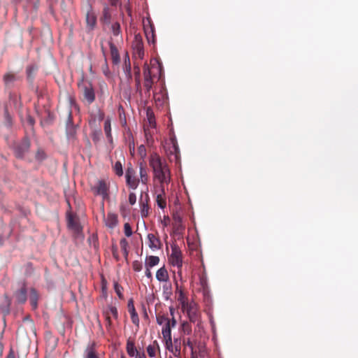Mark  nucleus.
<instances>
[{
    "mask_svg": "<svg viewBox=\"0 0 358 358\" xmlns=\"http://www.w3.org/2000/svg\"><path fill=\"white\" fill-rule=\"evenodd\" d=\"M66 134L69 137H73L76 134V128L72 124V118L71 113L69 115L66 122Z\"/></svg>",
    "mask_w": 358,
    "mask_h": 358,
    "instance_id": "22",
    "label": "nucleus"
},
{
    "mask_svg": "<svg viewBox=\"0 0 358 358\" xmlns=\"http://www.w3.org/2000/svg\"><path fill=\"white\" fill-rule=\"evenodd\" d=\"M182 331L187 335H189L192 333V326L187 322H183L181 324Z\"/></svg>",
    "mask_w": 358,
    "mask_h": 358,
    "instance_id": "35",
    "label": "nucleus"
},
{
    "mask_svg": "<svg viewBox=\"0 0 358 358\" xmlns=\"http://www.w3.org/2000/svg\"><path fill=\"white\" fill-rule=\"evenodd\" d=\"M113 169L117 176H122L123 175L122 165L120 162H116L113 165Z\"/></svg>",
    "mask_w": 358,
    "mask_h": 358,
    "instance_id": "34",
    "label": "nucleus"
},
{
    "mask_svg": "<svg viewBox=\"0 0 358 358\" xmlns=\"http://www.w3.org/2000/svg\"><path fill=\"white\" fill-rule=\"evenodd\" d=\"M169 310H170V314L173 317H174V309L173 307H170L169 308Z\"/></svg>",
    "mask_w": 358,
    "mask_h": 358,
    "instance_id": "55",
    "label": "nucleus"
},
{
    "mask_svg": "<svg viewBox=\"0 0 358 358\" xmlns=\"http://www.w3.org/2000/svg\"><path fill=\"white\" fill-rule=\"evenodd\" d=\"M192 357L191 358H198L196 355H195V352H192Z\"/></svg>",
    "mask_w": 358,
    "mask_h": 358,
    "instance_id": "59",
    "label": "nucleus"
},
{
    "mask_svg": "<svg viewBox=\"0 0 358 358\" xmlns=\"http://www.w3.org/2000/svg\"><path fill=\"white\" fill-rule=\"evenodd\" d=\"M145 274L147 278H152V272H151V268L145 267Z\"/></svg>",
    "mask_w": 358,
    "mask_h": 358,
    "instance_id": "49",
    "label": "nucleus"
},
{
    "mask_svg": "<svg viewBox=\"0 0 358 358\" xmlns=\"http://www.w3.org/2000/svg\"><path fill=\"white\" fill-rule=\"evenodd\" d=\"M7 358H15V355L13 352H10Z\"/></svg>",
    "mask_w": 358,
    "mask_h": 358,
    "instance_id": "57",
    "label": "nucleus"
},
{
    "mask_svg": "<svg viewBox=\"0 0 358 358\" xmlns=\"http://www.w3.org/2000/svg\"><path fill=\"white\" fill-rule=\"evenodd\" d=\"M159 263V258L157 256H148L145 258V267L152 268Z\"/></svg>",
    "mask_w": 358,
    "mask_h": 358,
    "instance_id": "20",
    "label": "nucleus"
},
{
    "mask_svg": "<svg viewBox=\"0 0 358 358\" xmlns=\"http://www.w3.org/2000/svg\"><path fill=\"white\" fill-rule=\"evenodd\" d=\"M83 95L88 103H92L95 100V93L91 83L83 86Z\"/></svg>",
    "mask_w": 358,
    "mask_h": 358,
    "instance_id": "10",
    "label": "nucleus"
},
{
    "mask_svg": "<svg viewBox=\"0 0 358 358\" xmlns=\"http://www.w3.org/2000/svg\"><path fill=\"white\" fill-rule=\"evenodd\" d=\"M149 165L153 172V178L159 182V186H165L171 181V173L165 159L153 152L149 157Z\"/></svg>",
    "mask_w": 358,
    "mask_h": 358,
    "instance_id": "1",
    "label": "nucleus"
},
{
    "mask_svg": "<svg viewBox=\"0 0 358 358\" xmlns=\"http://www.w3.org/2000/svg\"><path fill=\"white\" fill-rule=\"evenodd\" d=\"M85 358H99L96 354L94 343L88 345L85 350Z\"/></svg>",
    "mask_w": 358,
    "mask_h": 358,
    "instance_id": "26",
    "label": "nucleus"
},
{
    "mask_svg": "<svg viewBox=\"0 0 358 358\" xmlns=\"http://www.w3.org/2000/svg\"><path fill=\"white\" fill-rule=\"evenodd\" d=\"M171 253L169 257V263L173 266L181 268L182 266V255L180 249L176 244L171 245Z\"/></svg>",
    "mask_w": 358,
    "mask_h": 358,
    "instance_id": "4",
    "label": "nucleus"
},
{
    "mask_svg": "<svg viewBox=\"0 0 358 358\" xmlns=\"http://www.w3.org/2000/svg\"><path fill=\"white\" fill-rule=\"evenodd\" d=\"M128 310L130 314L132 322L135 325L138 326L139 319H138V314L135 310L132 299L129 300V301L128 303Z\"/></svg>",
    "mask_w": 358,
    "mask_h": 358,
    "instance_id": "16",
    "label": "nucleus"
},
{
    "mask_svg": "<svg viewBox=\"0 0 358 358\" xmlns=\"http://www.w3.org/2000/svg\"><path fill=\"white\" fill-rule=\"evenodd\" d=\"M85 21L87 29L89 31H92L96 25V16L91 8L87 12Z\"/></svg>",
    "mask_w": 358,
    "mask_h": 358,
    "instance_id": "9",
    "label": "nucleus"
},
{
    "mask_svg": "<svg viewBox=\"0 0 358 358\" xmlns=\"http://www.w3.org/2000/svg\"><path fill=\"white\" fill-rule=\"evenodd\" d=\"M147 238L148 241V246L151 250H156L160 249L161 242L153 234H148Z\"/></svg>",
    "mask_w": 358,
    "mask_h": 358,
    "instance_id": "14",
    "label": "nucleus"
},
{
    "mask_svg": "<svg viewBox=\"0 0 358 358\" xmlns=\"http://www.w3.org/2000/svg\"><path fill=\"white\" fill-rule=\"evenodd\" d=\"M164 187L165 186H159V190L156 191V201L158 207L160 208L161 209H164L166 206Z\"/></svg>",
    "mask_w": 358,
    "mask_h": 358,
    "instance_id": "11",
    "label": "nucleus"
},
{
    "mask_svg": "<svg viewBox=\"0 0 358 358\" xmlns=\"http://www.w3.org/2000/svg\"><path fill=\"white\" fill-rule=\"evenodd\" d=\"M114 289L117 295L120 299H123L122 290L123 288L121 285H120L117 282H114Z\"/></svg>",
    "mask_w": 358,
    "mask_h": 358,
    "instance_id": "39",
    "label": "nucleus"
},
{
    "mask_svg": "<svg viewBox=\"0 0 358 358\" xmlns=\"http://www.w3.org/2000/svg\"><path fill=\"white\" fill-rule=\"evenodd\" d=\"M111 31L114 36H119L121 34L120 24L118 22H114L111 25Z\"/></svg>",
    "mask_w": 358,
    "mask_h": 358,
    "instance_id": "36",
    "label": "nucleus"
},
{
    "mask_svg": "<svg viewBox=\"0 0 358 358\" xmlns=\"http://www.w3.org/2000/svg\"><path fill=\"white\" fill-rule=\"evenodd\" d=\"M136 85H137V87H138L140 85V79H139V78H138L136 79Z\"/></svg>",
    "mask_w": 358,
    "mask_h": 358,
    "instance_id": "58",
    "label": "nucleus"
},
{
    "mask_svg": "<svg viewBox=\"0 0 358 358\" xmlns=\"http://www.w3.org/2000/svg\"><path fill=\"white\" fill-rule=\"evenodd\" d=\"M110 48L111 56H112L114 63H115V64L118 63L120 62V55H119L117 49L113 44L110 45Z\"/></svg>",
    "mask_w": 358,
    "mask_h": 358,
    "instance_id": "30",
    "label": "nucleus"
},
{
    "mask_svg": "<svg viewBox=\"0 0 358 358\" xmlns=\"http://www.w3.org/2000/svg\"><path fill=\"white\" fill-rule=\"evenodd\" d=\"M111 18H112V14L110 10V8H108V6L107 5H106L103 10L102 20L106 24H110Z\"/></svg>",
    "mask_w": 358,
    "mask_h": 358,
    "instance_id": "27",
    "label": "nucleus"
},
{
    "mask_svg": "<svg viewBox=\"0 0 358 358\" xmlns=\"http://www.w3.org/2000/svg\"><path fill=\"white\" fill-rule=\"evenodd\" d=\"M120 243L122 249L124 250L125 255H127L128 252H127V248L128 243H127V240L124 238H122L120 240Z\"/></svg>",
    "mask_w": 358,
    "mask_h": 358,
    "instance_id": "44",
    "label": "nucleus"
},
{
    "mask_svg": "<svg viewBox=\"0 0 358 358\" xmlns=\"http://www.w3.org/2000/svg\"><path fill=\"white\" fill-rule=\"evenodd\" d=\"M156 278L159 282H167L169 280V273L165 266H162L157 271Z\"/></svg>",
    "mask_w": 358,
    "mask_h": 358,
    "instance_id": "19",
    "label": "nucleus"
},
{
    "mask_svg": "<svg viewBox=\"0 0 358 358\" xmlns=\"http://www.w3.org/2000/svg\"><path fill=\"white\" fill-rule=\"evenodd\" d=\"M102 288H103V291H106V286H105V285H103Z\"/></svg>",
    "mask_w": 358,
    "mask_h": 358,
    "instance_id": "61",
    "label": "nucleus"
},
{
    "mask_svg": "<svg viewBox=\"0 0 358 358\" xmlns=\"http://www.w3.org/2000/svg\"><path fill=\"white\" fill-rule=\"evenodd\" d=\"M139 181L143 185H147L148 182V175L147 169L143 162L139 163Z\"/></svg>",
    "mask_w": 358,
    "mask_h": 358,
    "instance_id": "15",
    "label": "nucleus"
},
{
    "mask_svg": "<svg viewBox=\"0 0 358 358\" xmlns=\"http://www.w3.org/2000/svg\"><path fill=\"white\" fill-rule=\"evenodd\" d=\"M126 182L132 189H136L138 185V180L136 178L135 171L132 168H128L126 171Z\"/></svg>",
    "mask_w": 358,
    "mask_h": 358,
    "instance_id": "8",
    "label": "nucleus"
},
{
    "mask_svg": "<svg viewBox=\"0 0 358 358\" xmlns=\"http://www.w3.org/2000/svg\"><path fill=\"white\" fill-rule=\"evenodd\" d=\"M169 358H173L172 357H169Z\"/></svg>",
    "mask_w": 358,
    "mask_h": 358,
    "instance_id": "62",
    "label": "nucleus"
},
{
    "mask_svg": "<svg viewBox=\"0 0 358 358\" xmlns=\"http://www.w3.org/2000/svg\"><path fill=\"white\" fill-rule=\"evenodd\" d=\"M124 232L127 237H130L133 234L132 229L128 222L124 224Z\"/></svg>",
    "mask_w": 358,
    "mask_h": 358,
    "instance_id": "41",
    "label": "nucleus"
},
{
    "mask_svg": "<svg viewBox=\"0 0 358 358\" xmlns=\"http://www.w3.org/2000/svg\"><path fill=\"white\" fill-rule=\"evenodd\" d=\"M109 313L113 316L114 318L115 319H117L118 317V313H117V310L116 308V307L115 306H109L108 307V310L106 312V318L107 320H108V323H110V320H109V316H108V314Z\"/></svg>",
    "mask_w": 358,
    "mask_h": 358,
    "instance_id": "32",
    "label": "nucleus"
},
{
    "mask_svg": "<svg viewBox=\"0 0 358 358\" xmlns=\"http://www.w3.org/2000/svg\"><path fill=\"white\" fill-rule=\"evenodd\" d=\"M129 150H130L131 154L134 155V153L135 152V143H134V140H132L131 142H129Z\"/></svg>",
    "mask_w": 358,
    "mask_h": 358,
    "instance_id": "48",
    "label": "nucleus"
},
{
    "mask_svg": "<svg viewBox=\"0 0 358 358\" xmlns=\"http://www.w3.org/2000/svg\"><path fill=\"white\" fill-rule=\"evenodd\" d=\"M146 117L150 127L155 128L156 126L155 117L152 110L148 108L146 110Z\"/></svg>",
    "mask_w": 358,
    "mask_h": 358,
    "instance_id": "29",
    "label": "nucleus"
},
{
    "mask_svg": "<svg viewBox=\"0 0 358 358\" xmlns=\"http://www.w3.org/2000/svg\"><path fill=\"white\" fill-rule=\"evenodd\" d=\"M13 80V76L10 74H6L4 76V80L6 83L11 82Z\"/></svg>",
    "mask_w": 358,
    "mask_h": 358,
    "instance_id": "50",
    "label": "nucleus"
},
{
    "mask_svg": "<svg viewBox=\"0 0 358 358\" xmlns=\"http://www.w3.org/2000/svg\"><path fill=\"white\" fill-rule=\"evenodd\" d=\"M134 357H135V358H146L145 355L143 352H142V353L138 352Z\"/></svg>",
    "mask_w": 358,
    "mask_h": 358,
    "instance_id": "53",
    "label": "nucleus"
},
{
    "mask_svg": "<svg viewBox=\"0 0 358 358\" xmlns=\"http://www.w3.org/2000/svg\"><path fill=\"white\" fill-rule=\"evenodd\" d=\"M171 321V326L172 328L175 327L176 325V319L174 318V317H172L171 320H170Z\"/></svg>",
    "mask_w": 358,
    "mask_h": 358,
    "instance_id": "54",
    "label": "nucleus"
},
{
    "mask_svg": "<svg viewBox=\"0 0 358 358\" xmlns=\"http://www.w3.org/2000/svg\"><path fill=\"white\" fill-rule=\"evenodd\" d=\"M126 348L127 354L130 357H134L138 352L134 345V343L131 341H127Z\"/></svg>",
    "mask_w": 358,
    "mask_h": 358,
    "instance_id": "28",
    "label": "nucleus"
},
{
    "mask_svg": "<svg viewBox=\"0 0 358 358\" xmlns=\"http://www.w3.org/2000/svg\"><path fill=\"white\" fill-rule=\"evenodd\" d=\"M199 358H208V354L205 347H201L199 350Z\"/></svg>",
    "mask_w": 358,
    "mask_h": 358,
    "instance_id": "43",
    "label": "nucleus"
},
{
    "mask_svg": "<svg viewBox=\"0 0 358 358\" xmlns=\"http://www.w3.org/2000/svg\"><path fill=\"white\" fill-rule=\"evenodd\" d=\"M148 25L150 27V33H148V28L147 27V25L145 23H144V29H145V34L147 36V38H148V41L150 42V38H154V33H153V29H152V26L150 25V22L149 20H148Z\"/></svg>",
    "mask_w": 358,
    "mask_h": 358,
    "instance_id": "37",
    "label": "nucleus"
},
{
    "mask_svg": "<svg viewBox=\"0 0 358 358\" xmlns=\"http://www.w3.org/2000/svg\"><path fill=\"white\" fill-rule=\"evenodd\" d=\"M171 328L172 327L171 326V321L162 325V334L164 341L170 338H172Z\"/></svg>",
    "mask_w": 358,
    "mask_h": 358,
    "instance_id": "23",
    "label": "nucleus"
},
{
    "mask_svg": "<svg viewBox=\"0 0 358 358\" xmlns=\"http://www.w3.org/2000/svg\"><path fill=\"white\" fill-rule=\"evenodd\" d=\"M184 344L190 349L191 353L194 352L193 343H192L189 338H187V341L184 343Z\"/></svg>",
    "mask_w": 358,
    "mask_h": 358,
    "instance_id": "46",
    "label": "nucleus"
},
{
    "mask_svg": "<svg viewBox=\"0 0 358 358\" xmlns=\"http://www.w3.org/2000/svg\"><path fill=\"white\" fill-rule=\"evenodd\" d=\"M122 358H124V357H122Z\"/></svg>",
    "mask_w": 358,
    "mask_h": 358,
    "instance_id": "63",
    "label": "nucleus"
},
{
    "mask_svg": "<svg viewBox=\"0 0 358 358\" xmlns=\"http://www.w3.org/2000/svg\"><path fill=\"white\" fill-rule=\"evenodd\" d=\"M128 62H129V64H128V66H127V68H126V73L129 77H131V66H130L129 58H128Z\"/></svg>",
    "mask_w": 358,
    "mask_h": 358,
    "instance_id": "52",
    "label": "nucleus"
},
{
    "mask_svg": "<svg viewBox=\"0 0 358 358\" xmlns=\"http://www.w3.org/2000/svg\"><path fill=\"white\" fill-rule=\"evenodd\" d=\"M165 347L169 352H171L175 357L180 358L181 355V341L179 338H172L164 341Z\"/></svg>",
    "mask_w": 358,
    "mask_h": 358,
    "instance_id": "3",
    "label": "nucleus"
},
{
    "mask_svg": "<svg viewBox=\"0 0 358 358\" xmlns=\"http://www.w3.org/2000/svg\"><path fill=\"white\" fill-rule=\"evenodd\" d=\"M117 3H118V0H111L110 1V4L112 6H116Z\"/></svg>",
    "mask_w": 358,
    "mask_h": 358,
    "instance_id": "56",
    "label": "nucleus"
},
{
    "mask_svg": "<svg viewBox=\"0 0 358 358\" xmlns=\"http://www.w3.org/2000/svg\"><path fill=\"white\" fill-rule=\"evenodd\" d=\"M104 117H105V115H104L103 112H102L101 110H99L98 111V116H97L99 121L103 120L104 119Z\"/></svg>",
    "mask_w": 358,
    "mask_h": 358,
    "instance_id": "51",
    "label": "nucleus"
},
{
    "mask_svg": "<svg viewBox=\"0 0 358 358\" xmlns=\"http://www.w3.org/2000/svg\"><path fill=\"white\" fill-rule=\"evenodd\" d=\"M29 142L27 140L24 141L22 143L15 149V155L17 157H22L24 154L29 150Z\"/></svg>",
    "mask_w": 358,
    "mask_h": 358,
    "instance_id": "17",
    "label": "nucleus"
},
{
    "mask_svg": "<svg viewBox=\"0 0 358 358\" xmlns=\"http://www.w3.org/2000/svg\"><path fill=\"white\" fill-rule=\"evenodd\" d=\"M104 223L108 228L113 229L118 223L117 215L113 213H108L104 217Z\"/></svg>",
    "mask_w": 358,
    "mask_h": 358,
    "instance_id": "13",
    "label": "nucleus"
},
{
    "mask_svg": "<svg viewBox=\"0 0 358 358\" xmlns=\"http://www.w3.org/2000/svg\"><path fill=\"white\" fill-rule=\"evenodd\" d=\"M178 301L182 311L187 313L190 322L199 324L200 316L197 304L194 301H189L181 290L180 291Z\"/></svg>",
    "mask_w": 358,
    "mask_h": 358,
    "instance_id": "2",
    "label": "nucleus"
},
{
    "mask_svg": "<svg viewBox=\"0 0 358 358\" xmlns=\"http://www.w3.org/2000/svg\"><path fill=\"white\" fill-rule=\"evenodd\" d=\"M173 221H174V227L177 229H183L184 227L182 226V217L176 214L173 215Z\"/></svg>",
    "mask_w": 358,
    "mask_h": 358,
    "instance_id": "31",
    "label": "nucleus"
},
{
    "mask_svg": "<svg viewBox=\"0 0 358 358\" xmlns=\"http://www.w3.org/2000/svg\"><path fill=\"white\" fill-rule=\"evenodd\" d=\"M92 189L96 195L101 196L103 199L108 197V187L103 180H99Z\"/></svg>",
    "mask_w": 358,
    "mask_h": 358,
    "instance_id": "6",
    "label": "nucleus"
},
{
    "mask_svg": "<svg viewBox=\"0 0 358 358\" xmlns=\"http://www.w3.org/2000/svg\"><path fill=\"white\" fill-rule=\"evenodd\" d=\"M138 155H140V157L144 159L145 157H146V155H147V153H146V149H145V145H141L138 148Z\"/></svg>",
    "mask_w": 358,
    "mask_h": 358,
    "instance_id": "42",
    "label": "nucleus"
},
{
    "mask_svg": "<svg viewBox=\"0 0 358 358\" xmlns=\"http://www.w3.org/2000/svg\"><path fill=\"white\" fill-rule=\"evenodd\" d=\"M133 50L136 57L140 59L144 57V48L141 36L136 35L133 42Z\"/></svg>",
    "mask_w": 358,
    "mask_h": 358,
    "instance_id": "5",
    "label": "nucleus"
},
{
    "mask_svg": "<svg viewBox=\"0 0 358 358\" xmlns=\"http://www.w3.org/2000/svg\"><path fill=\"white\" fill-rule=\"evenodd\" d=\"M103 129L107 139L108 140L109 142L111 143L113 141V136L111 129V118L110 117H107L105 119Z\"/></svg>",
    "mask_w": 358,
    "mask_h": 358,
    "instance_id": "18",
    "label": "nucleus"
},
{
    "mask_svg": "<svg viewBox=\"0 0 358 358\" xmlns=\"http://www.w3.org/2000/svg\"><path fill=\"white\" fill-rule=\"evenodd\" d=\"M16 300L20 303H23L27 300V289L25 287L21 288L15 294Z\"/></svg>",
    "mask_w": 358,
    "mask_h": 358,
    "instance_id": "25",
    "label": "nucleus"
},
{
    "mask_svg": "<svg viewBox=\"0 0 358 358\" xmlns=\"http://www.w3.org/2000/svg\"><path fill=\"white\" fill-rule=\"evenodd\" d=\"M144 76V87L145 88V93L150 94V92L152 87V78L151 76V70L147 64L143 67Z\"/></svg>",
    "mask_w": 358,
    "mask_h": 358,
    "instance_id": "7",
    "label": "nucleus"
},
{
    "mask_svg": "<svg viewBox=\"0 0 358 358\" xmlns=\"http://www.w3.org/2000/svg\"><path fill=\"white\" fill-rule=\"evenodd\" d=\"M149 215V206L148 202L141 203V215L142 217H146Z\"/></svg>",
    "mask_w": 358,
    "mask_h": 358,
    "instance_id": "33",
    "label": "nucleus"
},
{
    "mask_svg": "<svg viewBox=\"0 0 358 358\" xmlns=\"http://www.w3.org/2000/svg\"><path fill=\"white\" fill-rule=\"evenodd\" d=\"M129 203L133 206L136 203V194L134 193V192H131L129 193Z\"/></svg>",
    "mask_w": 358,
    "mask_h": 358,
    "instance_id": "45",
    "label": "nucleus"
},
{
    "mask_svg": "<svg viewBox=\"0 0 358 358\" xmlns=\"http://www.w3.org/2000/svg\"><path fill=\"white\" fill-rule=\"evenodd\" d=\"M159 350V346L157 341H154L152 344H150L147 348V353L150 357H155L156 356L157 350Z\"/></svg>",
    "mask_w": 358,
    "mask_h": 358,
    "instance_id": "21",
    "label": "nucleus"
},
{
    "mask_svg": "<svg viewBox=\"0 0 358 358\" xmlns=\"http://www.w3.org/2000/svg\"><path fill=\"white\" fill-rule=\"evenodd\" d=\"M6 299H7L8 304H10V300L8 299V296H6Z\"/></svg>",
    "mask_w": 358,
    "mask_h": 358,
    "instance_id": "60",
    "label": "nucleus"
},
{
    "mask_svg": "<svg viewBox=\"0 0 358 358\" xmlns=\"http://www.w3.org/2000/svg\"><path fill=\"white\" fill-rule=\"evenodd\" d=\"M133 270L136 272H139L143 268V264L141 262L136 260L132 263Z\"/></svg>",
    "mask_w": 358,
    "mask_h": 358,
    "instance_id": "40",
    "label": "nucleus"
},
{
    "mask_svg": "<svg viewBox=\"0 0 358 358\" xmlns=\"http://www.w3.org/2000/svg\"><path fill=\"white\" fill-rule=\"evenodd\" d=\"M68 227L76 233H79L82 228L78 222L76 217L73 215L68 214L67 215Z\"/></svg>",
    "mask_w": 358,
    "mask_h": 358,
    "instance_id": "12",
    "label": "nucleus"
},
{
    "mask_svg": "<svg viewBox=\"0 0 358 358\" xmlns=\"http://www.w3.org/2000/svg\"><path fill=\"white\" fill-rule=\"evenodd\" d=\"M170 219L169 216H164L163 220H162V224L164 227H166L169 224Z\"/></svg>",
    "mask_w": 358,
    "mask_h": 358,
    "instance_id": "47",
    "label": "nucleus"
},
{
    "mask_svg": "<svg viewBox=\"0 0 358 358\" xmlns=\"http://www.w3.org/2000/svg\"><path fill=\"white\" fill-rule=\"evenodd\" d=\"M38 295L34 289H31L29 293V301L33 309H36L38 306Z\"/></svg>",
    "mask_w": 358,
    "mask_h": 358,
    "instance_id": "24",
    "label": "nucleus"
},
{
    "mask_svg": "<svg viewBox=\"0 0 358 358\" xmlns=\"http://www.w3.org/2000/svg\"><path fill=\"white\" fill-rule=\"evenodd\" d=\"M156 320H157V323L159 325L162 326V325L166 324L167 322H169L170 321V319H169L165 315H162L157 316Z\"/></svg>",
    "mask_w": 358,
    "mask_h": 358,
    "instance_id": "38",
    "label": "nucleus"
}]
</instances>
